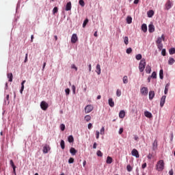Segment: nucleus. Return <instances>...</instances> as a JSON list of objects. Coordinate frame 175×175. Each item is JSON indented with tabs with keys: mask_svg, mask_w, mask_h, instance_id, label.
<instances>
[{
	"mask_svg": "<svg viewBox=\"0 0 175 175\" xmlns=\"http://www.w3.org/2000/svg\"><path fill=\"white\" fill-rule=\"evenodd\" d=\"M126 169H127V171H128V172H132V170H133V168H132V166H131V165H128L126 166Z\"/></svg>",
	"mask_w": 175,
	"mask_h": 175,
	"instance_id": "nucleus-40",
	"label": "nucleus"
},
{
	"mask_svg": "<svg viewBox=\"0 0 175 175\" xmlns=\"http://www.w3.org/2000/svg\"><path fill=\"white\" fill-rule=\"evenodd\" d=\"M7 77L10 83L13 81V74L12 72L7 74Z\"/></svg>",
	"mask_w": 175,
	"mask_h": 175,
	"instance_id": "nucleus-17",
	"label": "nucleus"
},
{
	"mask_svg": "<svg viewBox=\"0 0 175 175\" xmlns=\"http://www.w3.org/2000/svg\"><path fill=\"white\" fill-rule=\"evenodd\" d=\"M123 83H124V84H128V77L127 76L123 77Z\"/></svg>",
	"mask_w": 175,
	"mask_h": 175,
	"instance_id": "nucleus-37",
	"label": "nucleus"
},
{
	"mask_svg": "<svg viewBox=\"0 0 175 175\" xmlns=\"http://www.w3.org/2000/svg\"><path fill=\"white\" fill-rule=\"evenodd\" d=\"M40 107L42 110H44V111H46V110L49 109V103H47L46 101H42L40 103Z\"/></svg>",
	"mask_w": 175,
	"mask_h": 175,
	"instance_id": "nucleus-4",
	"label": "nucleus"
},
{
	"mask_svg": "<svg viewBox=\"0 0 175 175\" xmlns=\"http://www.w3.org/2000/svg\"><path fill=\"white\" fill-rule=\"evenodd\" d=\"M65 92H66V95H69V94H70V89H69V88H66V90H65Z\"/></svg>",
	"mask_w": 175,
	"mask_h": 175,
	"instance_id": "nucleus-47",
	"label": "nucleus"
},
{
	"mask_svg": "<svg viewBox=\"0 0 175 175\" xmlns=\"http://www.w3.org/2000/svg\"><path fill=\"white\" fill-rule=\"evenodd\" d=\"M88 129H92V123H89L88 126Z\"/></svg>",
	"mask_w": 175,
	"mask_h": 175,
	"instance_id": "nucleus-57",
	"label": "nucleus"
},
{
	"mask_svg": "<svg viewBox=\"0 0 175 175\" xmlns=\"http://www.w3.org/2000/svg\"><path fill=\"white\" fill-rule=\"evenodd\" d=\"M88 67H89V71L91 72V70L92 69V66H91V64H89Z\"/></svg>",
	"mask_w": 175,
	"mask_h": 175,
	"instance_id": "nucleus-63",
	"label": "nucleus"
},
{
	"mask_svg": "<svg viewBox=\"0 0 175 175\" xmlns=\"http://www.w3.org/2000/svg\"><path fill=\"white\" fill-rule=\"evenodd\" d=\"M96 139H99V131H96Z\"/></svg>",
	"mask_w": 175,
	"mask_h": 175,
	"instance_id": "nucleus-61",
	"label": "nucleus"
},
{
	"mask_svg": "<svg viewBox=\"0 0 175 175\" xmlns=\"http://www.w3.org/2000/svg\"><path fill=\"white\" fill-rule=\"evenodd\" d=\"M169 83H167L165 87L164 94L166 95L169 91Z\"/></svg>",
	"mask_w": 175,
	"mask_h": 175,
	"instance_id": "nucleus-30",
	"label": "nucleus"
},
{
	"mask_svg": "<svg viewBox=\"0 0 175 175\" xmlns=\"http://www.w3.org/2000/svg\"><path fill=\"white\" fill-rule=\"evenodd\" d=\"M165 169V163L163 160H160L157 162L156 165V170L158 172H162Z\"/></svg>",
	"mask_w": 175,
	"mask_h": 175,
	"instance_id": "nucleus-1",
	"label": "nucleus"
},
{
	"mask_svg": "<svg viewBox=\"0 0 175 175\" xmlns=\"http://www.w3.org/2000/svg\"><path fill=\"white\" fill-rule=\"evenodd\" d=\"M96 72H97V75H100V64L96 65Z\"/></svg>",
	"mask_w": 175,
	"mask_h": 175,
	"instance_id": "nucleus-23",
	"label": "nucleus"
},
{
	"mask_svg": "<svg viewBox=\"0 0 175 175\" xmlns=\"http://www.w3.org/2000/svg\"><path fill=\"white\" fill-rule=\"evenodd\" d=\"M121 95V90L120 89H118L116 91V96H120Z\"/></svg>",
	"mask_w": 175,
	"mask_h": 175,
	"instance_id": "nucleus-51",
	"label": "nucleus"
},
{
	"mask_svg": "<svg viewBox=\"0 0 175 175\" xmlns=\"http://www.w3.org/2000/svg\"><path fill=\"white\" fill-rule=\"evenodd\" d=\"M25 80L23 81L21 83V89L20 90L21 94H23V91H24V84H25Z\"/></svg>",
	"mask_w": 175,
	"mask_h": 175,
	"instance_id": "nucleus-29",
	"label": "nucleus"
},
{
	"mask_svg": "<svg viewBox=\"0 0 175 175\" xmlns=\"http://www.w3.org/2000/svg\"><path fill=\"white\" fill-rule=\"evenodd\" d=\"M124 42L125 44H129V38H128V36H125L124 38Z\"/></svg>",
	"mask_w": 175,
	"mask_h": 175,
	"instance_id": "nucleus-33",
	"label": "nucleus"
},
{
	"mask_svg": "<svg viewBox=\"0 0 175 175\" xmlns=\"http://www.w3.org/2000/svg\"><path fill=\"white\" fill-rule=\"evenodd\" d=\"M71 68H72V69H75V70L77 71V67H76V65L72 64Z\"/></svg>",
	"mask_w": 175,
	"mask_h": 175,
	"instance_id": "nucleus-59",
	"label": "nucleus"
},
{
	"mask_svg": "<svg viewBox=\"0 0 175 175\" xmlns=\"http://www.w3.org/2000/svg\"><path fill=\"white\" fill-rule=\"evenodd\" d=\"M131 154L133 157H135V158H139L140 155L139 154V152L136 149H133L131 151Z\"/></svg>",
	"mask_w": 175,
	"mask_h": 175,
	"instance_id": "nucleus-7",
	"label": "nucleus"
},
{
	"mask_svg": "<svg viewBox=\"0 0 175 175\" xmlns=\"http://www.w3.org/2000/svg\"><path fill=\"white\" fill-rule=\"evenodd\" d=\"M108 103L110 107H114V101L113 100V98H109Z\"/></svg>",
	"mask_w": 175,
	"mask_h": 175,
	"instance_id": "nucleus-18",
	"label": "nucleus"
},
{
	"mask_svg": "<svg viewBox=\"0 0 175 175\" xmlns=\"http://www.w3.org/2000/svg\"><path fill=\"white\" fill-rule=\"evenodd\" d=\"M98 144H96V142H94V145H93V148H96V146H97Z\"/></svg>",
	"mask_w": 175,
	"mask_h": 175,
	"instance_id": "nucleus-62",
	"label": "nucleus"
},
{
	"mask_svg": "<svg viewBox=\"0 0 175 175\" xmlns=\"http://www.w3.org/2000/svg\"><path fill=\"white\" fill-rule=\"evenodd\" d=\"M126 23H127V24H132V17L131 16H127Z\"/></svg>",
	"mask_w": 175,
	"mask_h": 175,
	"instance_id": "nucleus-31",
	"label": "nucleus"
},
{
	"mask_svg": "<svg viewBox=\"0 0 175 175\" xmlns=\"http://www.w3.org/2000/svg\"><path fill=\"white\" fill-rule=\"evenodd\" d=\"M43 152L44 154H47V152H49V151H50V146L49 145H45L44 147H43Z\"/></svg>",
	"mask_w": 175,
	"mask_h": 175,
	"instance_id": "nucleus-10",
	"label": "nucleus"
},
{
	"mask_svg": "<svg viewBox=\"0 0 175 175\" xmlns=\"http://www.w3.org/2000/svg\"><path fill=\"white\" fill-rule=\"evenodd\" d=\"M85 121H87V122H88L89 121H91V116L86 115L85 116Z\"/></svg>",
	"mask_w": 175,
	"mask_h": 175,
	"instance_id": "nucleus-38",
	"label": "nucleus"
},
{
	"mask_svg": "<svg viewBox=\"0 0 175 175\" xmlns=\"http://www.w3.org/2000/svg\"><path fill=\"white\" fill-rule=\"evenodd\" d=\"M94 110V106L91 105H88L85 107V114H88V113H91Z\"/></svg>",
	"mask_w": 175,
	"mask_h": 175,
	"instance_id": "nucleus-5",
	"label": "nucleus"
},
{
	"mask_svg": "<svg viewBox=\"0 0 175 175\" xmlns=\"http://www.w3.org/2000/svg\"><path fill=\"white\" fill-rule=\"evenodd\" d=\"M88 18H86L83 23V28H85V27L87 26V25L88 24Z\"/></svg>",
	"mask_w": 175,
	"mask_h": 175,
	"instance_id": "nucleus-34",
	"label": "nucleus"
},
{
	"mask_svg": "<svg viewBox=\"0 0 175 175\" xmlns=\"http://www.w3.org/2000/svg\"><path fill=\"white\" fill-rule=\"evenodd\" d=\"M146 59H141L139 64V72H144V69H146Z\"/></svg>",
	"mask_w": 175,
	"mask_h": 175,
	"instance_id": "nucleus-2",
	"label": "nucleus"
},
{
	"mask_svg": "<svg viewBox=\"0 0 175 175\" xmlns=\"http://www.w3.org/2000/svg\"><path fill=\"white\" fill-rule=\"evenodd\" d=\"M169 174H170V175H173V174H174L173 170H170L169 171Z\"/></svg>",
	"mask_w": 175,
	"mask_h": 175,
	"instance_id": "nucleus-60",
	"label": "nucleus"
},
{
	"mask_svg": "<svg viewBox=\"0 0 175 175\" xmlns=\"http://www.w3.org/2000/svg\"><path fill=\"white\" fill-rule=\"evenodd\" d=\"M145 117H147V118H152V113L151 112L146 111L144 112Z\"/></svg>",
	"mask_w": 175,
	"mask_h": 175,
	"instance_id": "nucleus-13",
	"label": "nucleus"
},
{
	"mask_svg": "<svg viewBox=\"0 0 175 175\" xmlns=\"http://www.w3.org/2000/svg\"><path fill=\"white\" fill-rule=\"evenodd\" d=\"M157 148H158V141H157V139H155L152 144V149L154 151H155V150H157Z\"/></svg>",
	"mask_w": 175,
	"mask_h": 175,
	"instance_id": "nucleus-14",
	"label": "nucleus"
},
{
	"mask_svg": "<svg viewBox=\"0 0 175 175\" xmlns=\"http://www.w3.org/2000/svg\"><path fill=\"white\" fill-rule=\"evenodd\" d=\"M126 53L127 54H131V53H132V48L127 49L126 51Z\"/></svg>",
	"mask_w": 175,
	"mask_h": 175,
	"instance_id": "nucleus-49",
	"label": "nucleus"
},
{
	"mask_svg": "<svg viewBox=\"0 0 175 175\" xmlns=\"http://www.w3.org/2000/svg\"><path fill=\"white\" fill-rule=\"evenodd\" d=\"M10 165L12 166L14 173H16V165H14V163L13 162V160L10 161Z\"/></svg>",
	"mask_w": 175,
	"mask_h": 175,
	"instance_id": "nucleus-20",
	"label": "nucleus"
},
{
	"mask_svg": "<svg viewBox=\"0 0 175 175\" xmlns=\"http://www.w3.org/2000/svg\"><path fill=\"white\" fill-rule=\"evenodd\" d=\"M169 53L170 54V55H173V54H175V48H171L169 50Z\"/></svg>",
	"mask_w": 175,
	"mask_h": 175,
	"instance_id": "nucleus-32",
	"label": "nucleus"
},
{
	"mask_svg": "<svg viewBox=\"0 0 175 175\" xmlns=\"http://www.w3.org/2000/svg\"><path fill=\"white\" fill-rule=\"evenodd\" d=\"M70 152L72 155H75L77 154V150L75 148H70Z\"/></svg>",
	"mask_w": 175,
	"mask_h": 175,
	"instance_id": "nucleus-19",
	"label": "nucleus"
},
{
	"mask_svg": "<svg viewBox=\"0 0 175 175\" xmlns=\"http://www.w3.org/2000/svg\"><path fill=\"white\" fill-rule=\"evenodd\" d=\"M154 16V11L153 10H150L148 12V17H152Z\"/></svg>",
	"mask_w": 175,
	"mask_h": 175,
	"instance_id": "nucleus-35",
	"label": "nucleus"
},
{
	"mask_svg": "<svg viewBox=\"0 0 175 175\" xmlns=\"http://www.w3.org/2000/svg\"><path fill=\"white\" fill-rule=\"evenodd\" d=\"M60 129H61V131H65V124H62L60 125Z\"/></svg>",
	"mask_w": 175,
	"mask_h": 175,
	"instance_id": "nucleus-53",
	"label": "nucleus"
},
{
	"mask_svg": "<svg viewBox=\"0 0 175 175\" xmlns=\"http://www.w3.org/2000/svg\"><path fill=\"white\" fill-rule=\"evenodd\" d=\"M161 54L163 55V57H165V55H166V49H162Z\"/></svg>",
	"mask_w": 175,
	"mask_h": 175,
	"instance_id": "nucleus-52",
	"label": "nucleus"
},
{
	"mask_svg": "<svg viewBox=\"0 0 175 175\" xmlns=\"http://www.w3.org/2000/svg\"><path fill=\"white\" fill-rule=\"evenodd\" d=\"M68 140L69 143H73V142H75V138H73V135L68 136Z\"/></svg>",
	"mask_w": 175,
	"mask_h": 175,
	"instance_id": "nucleus-28",
	"label": "nucleus"
},
{
	"mask_svg": "<svg viewBox=\"0 0 175 175\" xmlns=\"http://www.w3.org/2000/svg\"><path fill=\"white\" fill-rule=\"evenodd\" d=\"M173 7V2L170 0H167V2L165 4L164 9L165 10H170Z\"/></svg>",
	"mask_w": 175,
	"mask_h": 175,
	"instance_id": "nucleus-3",
	"label": "nucleus"
},
{
	"mask_svg": "<svg viewBox=\"0 0 175 175\" xmlns=\"http://www.w3.org/2000/svg\"><path fill=\"white\" fill-rule=\"evenodd\" d=\"M142 169H146V167H147V163H144V164H142Z\"/></svg>",
	"mask_w": 175,
	"mask_h": 175,
	"instance_id": "nucleus-55",
	"label": "nucleus"
},
{
	"mask_svg": "<svg viewBox=\"0 0 175 175\" xmlns=\"http://www.w3.org/2000/svg\"><path fill=\"white\" fill-rule=\"evenodd\" d=\"M142 29L143 32H147V25L144 23L142 25Z\"/></svg>",
	"mask_w": 175,
	"mask_h": 175,
	"instance_id": "nucleus-27",
	"label": "nucleus"
},
{
	"mask_svg": "<svg viewBox=\"0 0 175 175\" xmlns=\"http://www.w3.org/2000/svg\"><path fill=\"white\" fill-rule=\"evenodd\" d=\"M174 62H175L174 58L170 57V59L168 60V65H173V64H174Z\"/></svg>",
	"mask_w": 175,
	"mask_h": 175,
	"instance_id": "nucleus-25",
	"label": "nucleus"
},
{
	"mask_svg": "<svg viewBox=\"0 0 175 175\" xmlns=\"http://www.w3.org/2000/svg\"><path fill=\"white\" fill-rule=\"evenodd\" d=\"M106 163H108L109 165L112 163H113V158H111V157H110V156H108L107 158Z\"/></svg>",
	"mask_w": 175,
	"mask_h": 175,
	"instance_id": "nucleus-22",
	"label": "nucleus"
},
{
	"mask_svg": "<svg viewBox=\"0 0 175 175\" xmlns=\"http://www.w3.org/2000/svg\"><path fill=\"white\" fill-rule=\"evenodd\" d=\"M135 58L137 61H140V59H142V54H138L135 56Z\"/></svg>",
	"mask_w": 175,
	"mask_h": 175,
	"instance_id": "nucleus-39",
	"label": "nucleus"
},
{
	"mask_svg": "<svg viewBox=\"0 0 175 175\" xmlns=\"http://www.w3.org/2000/svg\"><path fill=\"white\" fill-rule=\"evenodd\" d=\"M96 154L98 155V157H103V153H102L100 150H98Z\"/></svg>",
	"mask_w": 175,
	"mask_h": 175,
	"instance_id": "nucleus-44",
	"label": "nucleus"
},
{
	"mask_svg": "<svg viewBox=\"0 0 175 175\" xmlns=\"http://www.w3.org/2000/svg\"><path fill=\"white\" fill-rule=\"evenodd\" d=\"M148 31L151 33L155 31V28L154 27V25L150 24L148 25Z\"/></svg>",
	"mask_w": 175,
	"mask_h": 175,
	"instance_id": "nucleus-15",
	"label": "nucleus"
},
{
	"mask_svg": "<svg viewBox=\"0 0 175 175\" xmlns=\"http://www.w3.org/2000/svg\"><path fill=\"white\" fill-rule=\"evenodd\" d=\"M72 93L75 94H76V86L75 85H73L72 86Z\"/></svg>",
	"mask_w": 175,
	"mask_h": 175,
	"instance_id": "nucleus-50",
	"label": "nucleus"
},
{
	"mask_svg": "<svg viewBox=\"0 0 175 175\" xmlns=\"http://www.w3.org/2000/svg\"><path fill=\"white\" fill-rule=\"evenodd\" d=\"M154 155H152V153H149L147 156L148 159H152Z\"/></svg>",
	"mask_w": 175,
	"mask_h": 175,
	"instance_id": "nucleus-45",
	"label": "nucleus"
},
{
	"mask_svg": "<svg viewBox=\"0 0 175 175\" xmlns=\"http://www.w3.org/2000/svg\"><path fill=\"white\" fill-rule=\"evenodd\" d=\"M27 61H28V53L25 54V61L24 62H27Z\"/></svg>",
	"mask_w": 175,
	"mask_h": 175,
	"instance_id": "nucleus-56",
	"label": "nucleus"
},
{
	"mask_svg": "<svg viewBox=\"0 0 175 175\" xmlns=\"http://www.w3.org/2000/svg\"><path fill=\"white\" fill-rule=\"evenodd\" d=\"M75 162V159H73L72 157H70L68 159V163H73Z\"/></svg>",
	"mask_w": 175,
	"mask_h": 175,
	"instance_id": "nucleus-48",
	"label": "nucleus"
},
{
	"mask_svg": "<svg viewBox=\"0 0 175 175\" xmlns=\"http://www.w3.org/2000/svg\"><path fill=\"white\" fill-rule=\"evenodd\" d=\"M154 96H155V92L154 91H150L149 92V99H150V100H152V99H154Z\"/></svg>",
	"mask_w": 175,
	"mask_h": 175,
	"instance_id": "nucleus-12",
	"label": "nucleus"
},
{
	"mask_svg": "<svg viewBox=\"0 0 175 175\" xmlns=\"http://www.w3.org/2000/svg\"><path fill=\"white\" fill-rule=\"evenodd\" d=\"M162 40H165V36L163 35H162L161 37L158 38L156 43L161 44V43H162Z\"/></svg>",
	"mask_w": 175,
	"mask_h": 175,
	"instance_id": "nucleus-16",
	"label": "nucleus"
},
{
	"mask_svg": "<svg viewBox=\"0 0 175 175\" xmlns=\"http://www.w3.org/2000/svg\"><path fill=\"white\" fill-rule=\"evenodd\" d=\"M79 5L82 7H84L85 5V3H84V0H79Z\"/></svg>",
	"mask_w": 175,
	"mask_h": 175,
	"instance_id": "nucleus-41",
	"label": "nucleus"
},
{
	"mask_svg": "<svg viewBox=\"0 0 175 175\" xmlns=\"http://www.w3.org/2000/svg\"><path fill=\"white\" fill-rule=\"evenodd\" d=\"M165 102H166V96H163L161 97V101H160V106L161 107H163L165 105Z\"/></svg>",
	"mask_w": 175,
	"mask_h": 175,
	"instance_id": "nucleus-9",
	"label": "nucleus"
},
{
	"mask_svg": "<svg viewBox=\"0 0 175 175\" xmlns=\"http://www.w3.org/2000/svg\"><path fill=\"white\" fill-rule=\"evenodd\" d=\"M72 10V2L69 1L67 3L66 5V11L69 12V10Z\"/></svg>",
	"mask_w": 175,
	"mask_h": 175,
	"instance_id": "nucleus-11",
	"label": "nucleus"
},
{
	"mask_svg": "<svg viewBox=\"0 0 175 175\" xmlns=\"http://www.w3.org/2000/svg\"><path fill=\"white\" fill-rule=\"evenodd\" d=\"M141 94L144 95V96H147V95H148V88L146 87L141 88Z\"/></svg>",
	"mask_w": 175,
	"mask_h": 175,
	"instance_id": "nucleus-6",
	"label": "nucleus"
},
{
	"mask_svg": "<svg viewBox=\"0 0 175 175\" xmlns=\"http://www.w3.org/2000/svg\"><path fill=\"white\" fill-rule=\"evenodd\" d=\"M60 146H61L62 150H65V141H64V139L61 140Z\"/></svg>",
	"mask_w": 175,
	"mask_h": 175,
	"instance_id": "nucleus-26",
	"label": "nucleus"
},
{
	"mask_svg": "<svg viewBox=\"0 0 175 175\" xmlns=\"http://www.w3.org/2000/svg\"><path fill=\"white\" fill-rule=\"evenodd\" d=\"M157 47L159 50H162V49L163 48V44L162 43L157 44Z\"/></svg>",
	"mask_w": 175,
	"mask_h": 175,
	"instance_id": "nucleus-42",
	"label": "nucleus"
},
{
	"mask_svg": "<svg viewBox=\"0 0 175 175\" xmlns=\"http://www.w3.org/2000/svg\"><path fill=\"white\" fill-rule=\"evenodd\" d=\"M134 3L135 5H137V3H139V0H135Z\"/></svg>",
	"mask_w": 175,
	"mask_h": 175,
	"instance_id": "nucleus-64",
	"label": "nucleus"
},
{
	"mask_svg": "<svg viewBox=\"0 0 175 175\" xmlns=\"http://www.w3.org/2000/svg\"><path fill=\"white\" fill-rule=\"evenodd\" d=\"M119 117L120 118H125V111L121 110L119 113Z\"/></svg>",
	"mask_w": 175,
	"mask_h": 175,
	"instance_id": "nucleus-21",
	"label": "nucleus"
},
{
	"mask_svg": "<svg viewBox=\"0 0 175 175\" xmlns=\"http://www.w3.org/2000/svg\"><path fill=\"white\" fill-rule=\"evenodd\" d=\"M150 77H152V79H157V72H153Z\"/></svg>",
	"mask_w": 175,
	"mask_h": 175,
	"instance_id": "nucleus-43",
	"label": "nucleus"
},
{
	"mask_svg": "<svg viewBox=\"0 0 175 175\" xmlns=\"http://www.w3.org/2000/svg\"><path fill=\"white\" fill-rule=\"evenodd\" d=\"M159 78L162 80L163 79V70L159 71Z\"/></svg>",
	"mask_w": 175,
	"mask_h": 175,
	"instance_id": "nucleus-36",
	"label": "nucleus"
},
{
	"mask_svg": "<svg viewBox=\"0 0 175 175\" xmlns=\"http://www.w3.org/2000/svg\"><path fill=\"white\" fill-rule=\"evenodd\" d=\"M53 14H55V13H58V8L55 7L53 10Z\"/></svg>",
	"mask_w": 175,
	"mask_h": 175,
	"instance_id": "nucleus-46",
	"label": "nucleus"
},
{
	"mask_svg": "<svg viewBox=\"0 0 175 175\" xmlns=\"http://www.w3.org/2000/svg\"><path fill=\"white\" fill-rule=\"evenodd\" d=\"M122 132H124V129L120 128L119 130V135H122Z\"/></svg>",
	"mask_w": 175,
	"mask_h": 175,
	"instance_id": "nucleus-58",
	"label": "nucleus"
},
{
	"mask_svg": "<svg viewBox=\"0 0 175 175\" xmlns=\"http://www.w3.org/2000/svg\"><path fill=\"white\" fill-rule=\"evenodd\" d=\"M79 40V38H77V34L74 33L72 34L71 37V43H76Z\"/></svg>",
	"mask_w": 175,
	"mask_h": 175,
	"instance_id": "nucleus-8",
	"label": "nucleus"
},
{
	"mask_svg": "<svg viewBox=\"0 0 175 175\" xmlns=\"http://www.w3.org/2000/svg\"><path fill=\"white\" fill-rule=\"evenodd\" d=\"M105 133V127H102L100 129V135H104Z\"/></svg>",
	"mask_w": 175,
	"mask_h": 175,
	"instance_id": "nucleus-54",
	"label": "nucleus"
},
{
	"mask_svg": "<svg viewBox=\"0 0 175 175\" xmlns=\"http://www.w3.org/2000/svg\"><path fill=\"white\" fill-rule=\"evenodd\" d=\"M146 72L148 73V75H150V73H151V66H150V65L146 66Z\"/></svg>",
	"mask_w": 175,
	"mask_h": 175,
	"instance_id": "nucleus-24",
	"label": "nucleus"
}]
</instances>
